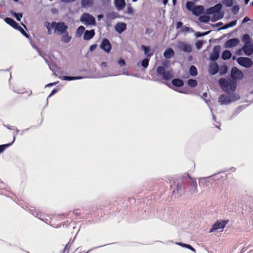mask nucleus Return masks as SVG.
Here are the masks:
<instances>
[{"label":"nucleus","instance_id":"obj_1","mask_svg":"<svg viewBox=\"0 0 253 253\" xmlns=\"http://www.w3.org/2000/svg\"><path fill=\"white\" fill-rule=\"evenodd\" d=\"M218 83L223 91L227 94H229L231 92H234L236 89L237 82L232 79L222 78L219 80Z\"/></svg>","mask_w":253,"mask_h":253},{"label":"nucleus","instance_id":"obj_2","mask_svg":"<svg viewBox=\"0 0 253 253\" xmlns=\"http://www.w3.org/2000/svg\"><path fill=\"white\" fill-rule=\"evenodd\" d=\"M188 183L184 179H178L176 182V187L174 189L172 195L175 197H180L185 191Z\"/></svg>","mask_w":253,"mask_h":253},{"label":"nucleus","instance_id":"obj_3","mask_svg":"<svg viewBox=\"0 0 253 253\" xmlns=\"http://www.w3.org/2000/svg\"><path fill=\"white\" fill-rule=\"evenodd\" d=\"M157 76L168 81L173 78L172 71L166 70L165 67L160 66L157 68Z\"/></svg>","mask_w":253,"mask_h":253},{"label":"nucleus","instance_id":"obj_4","mask_svg":"<svg viewBox=\"0 0 253 253\" xmlns=\"http://www.w3.org/2000/svg\"><path fill=\"white\" fill-rule=\"evenodd\" d=\"M51 28L54 30V33L58 35H61L68 29V25L63 22L53 21L51 23Z\"/></svg>","mask_w":253,"mask_h":253},{"label":"nucleus","instance_id":"obj_5","mask_svg":"<svg viewBox=\"0 0 253 253\" xmlns=\"http://www.w3.org/2000/svg\"><path fill=\"white\" fill-rule=\"evenodd\" d=\"M240 99V96L236 94H233L230 96L225 94L220 95L218 98V101L221 105L229 104L232 102H234Z\"/></svg>","mask_w":253,"mask_h":253},{"label":"nucleus","instance_id":"obj_6","mask_svg":"<svg viewBox=\"0 0 253 253\" xmlns=\"http://www.w3.org/2000/svg\"><path fill=\"white\" fill-rule=\"evenodd\" d=\"M80 21L86 25H95V18L87 13H84L82 15Z\"/></svg>","mask_w":253,"mask_h":253},{"label":"nucleus","instance_id":"obj_7","mask_svg":"<svg viewBox=\"0 0 253 253\" xmlns=\"http://www.w3.org/2000/svg\"><path fill=\"white\" fill-rule=\"evenodd\" d=\"M237 62L240 65L246 68H250L253 65V61L250 58L246 57L237 58Z\"/></svg>","mask_w":253,"mask_h":253},{"label":"nucleus","instance_id":"obj_8","mask_svg":"<svg viewBox=\"0 0 253 253\" xmlns=\"http://www.w3.org/2000/svg\"><path fill=\"white\" fill-rule=\"evenodd\" d=\"M222 7V5L220 3L216 4L213 6L207 8L206 10V13L208 15L224 13L223 12L221 11Z\"/></svg>","mask_w":253,"mask_h":253},{"label":"nucleus","instance_id":"obj_9","mask_svg":"<svg viewBox=\"0 0 253 253\" xmlns=\"http://www.w3.org/2000/svg\"><path fill=\"white\" fill-rule=\"evenodd\" d=\"M228 223V220H217L212 225V227L209 231V233H211L214 231L223 229L225 227L226 225Z\"/></svg>","mask_w":253,"mask_h":253},{"label":"nucleus","instance_id":"obj_10","mask_svg":"<svg viewBox=\"0 0 253 253\" xmlns=\"http://www.w3.org/2000/svg\"><path fill=\"white\" fill-rule=\"evenodd\" d=\"M244 74L242 72L236 67H232L231 70L230 77L235 81L236 80L242 79Z\"/></svg>","mask_w":253,"mask_h":253},{"label":"nucleus","instance_id":"obj_11","mask_svg":"<svg viewBox=\"0 0 253 253\" xmlns=\"http://www.w3.org/2000/svg\"><path fill=\"white\" fill-rule=\"evenodd\" d=\"M177 47L179 50L187 53L192 51V46L184 42H178Z\"/></svg>","mask_w":253,"mask_h":253},{"label":"nucleus","instance_id":"obj_12","mask_svg":"<svg viewBox=\"0 0 253 253\" xmlns=\"http://www.w3.org/2000/svg\"><path fill=\"white\" fill-rule=\"evenodd\" d=\"M220 50L221 47L220 45L214 46L212 49V52L210 54V59L213 62L216 61L219 57Z\"/></svg>","mask_w":253,"mask_h":253},{"label":"nucleus","instance_id":"obj_13","mask_svg":"<svg viewBox=\"0 0 253 253\" xmlns=\"http://www.w3.org/2000/svg\"><path fill=\"white\" fill-rule=\"evenodd\" d=\"M100 47L106 52L109 53L111 51L112 45L108 39H104L100 45Z\"/></svg>","mask_w":253,"mask_h":253},{"label":"nucleus","instance_id":"obj_14","mask_svg":"<svg viewBox=\"0 0 253 253\" xmlns=\"http://www.w3.org/2000/svg\"><path fill=\"white\" fill-rule=\"evenodd\" d=\"M240 42L238 38H232L228 40L224 43L225 48H232L237 45Z\"/></svg>","mask_w":253,"mask_h":253},{"label":"nucleus","instance_id":"obj_15","mask_svg":"<svg viewBox=\"0 0 253 253\" xmlns=\"http://www.w3.org/2000/svg\"><path fill=\"white\" fill-rule=\"evenodd\" d=\"M244 54L247 56H251L253 53V45L251 44H244L242 46Z\"/></svg>","mask_w":253,"mask_h":253},{"label":"nucleus","instance_id":"obj_16","mask_svg":"<svg viewBox=\"0 0 253 253\" xmlns=\"http://www.w3.org/2000/svg\"><path fill=\"white\" fill-rule=\"evenodd\" d=\"M209 72L210 74L214 75L219 72V66L216 62H214L210 65Z\"/></svg>","mask_w":253,"mask_h":253},{"label":"nucleus","instance_id":"obj_17","mask_svg":"<svg viewBox=\"0 0 253 253\" xmlns=\"http://www.w3.org/2000/svg\"><path fill=\"white\" fill-rule=\"evenodd\" d=\"M115 30L121 34L126 29V24L124 22H118L115 27Z\"/></svg>","mask_w":253,"mask_h":253},{"label":"nucleus","instance_id":"obj_18","mask_svg":"<svg viewBox=\"0 0 253 253\" xmlns=\"http://www.w3.org/2000/svg\"><path fill=\"white\" fill-rule=\"evenodd\" d=\"M114 4L118 10H122L125 7L126 2L125 0H115Z\"/></svg>","mask_w":253,"mask_h":253},{"label":"nucleus","instance_id":"obj_19","mask_svg":"<svg viewBox=\"0 0 253 253\" xmlns=\"http://www.w3.org/2000/svg\"><path fill=\"white\" fill-rule=\"evenodd\" d=\"M61 35L62 36L61 41L64 43H67L69 42L72 39V37L69 35L68 30L61 34Z\"/></svg>","mask_w":253,"mask_h":253},{"label":"nucleus","instance_id":"obj_20","mask_svg":"<svg viewBox=\"0 0 253 253\" xmlns=\"http://www.w3.org/2000/svg\"><path fill=\"white\" fill-rule=\"evenodd\" d=\"M95 35L94 30H86L84 32L83 39L84 40H89L91 39Z\"/></svg>","mask_w":253,"mask_h":253},{"label":"nucleus","instance_id":"obj_21","mask_svg":"<svg viewBox=\"0 0 253 253\" xmlns=\"http://www.w3.org/2000/svg\"><path fill=\"white\" fill-rule=\"evenodd\" d=\"M204 7L203 5H196L192 13L195 16H199L203 13Z\"/></svg>","mask_w":253,"mask_h":253},{"label":"nucleus","instance_id":"obj_22","mask_svg":"<svg viewBox=\"0 0 253 253\" xmlns=\"http://www.w3.org/2000/svg\"><path fill=\"white\" fill-rule=\"evenodd\" d=\"M141 49L144 51V54L147 57L146 58H150L153 55V53L151 52V49L149 46L142 45Z\"/></svg>","mask_w":253,"mask_h":253},{"label":"nucleus","instance_id":"obj_23","mask_svg":"<svg viewBox=\"0 0 253 253\" xmlns=\"http://www.w3.org/2000/svg\"><path fill=\"white\" fill-rule=\"evenodd\" d=\"M188 186L190 187V192L191 193H196L198 192L197 190V184L195 180H192V181L188 183Z\"/></svg>","mask_w":253,"mask_h":253},{"label":"nucleus","instance_id":"obj_24","mask_svg":"<svg viewBox=\"0 0 253 253\" xmlns=\"http://www.w3.org/2000/svg\"><path fill=\"white\" fill-rule=\"evenodd\" d=\"M174 55V51L171 48L167 49L164 52V56L166 59H170Z\"/></svg>","mask_w":253,"mask_h":253},{"label":"nucleus","instance_id":"obj_25","mask_svg":"<svg viewBox=\"0 0 253 253\" xmlns=\"http://www.w3.org/2000/svg\"><path fill=\"white\" fill-rule=\"evenodd\" d=\"M4 20L7 24H8V25H9L10 26H11L12 27L14 28V29L16 27H17V26H18V25L19 24L18 23H17L14 20H13L11 18L6 17L4 18Z\"/></svg>","mask_w":253,"mask_h":253},{"label":"nucleus","instance_id":"obj_26","mask_svg":"<svg viewBox=\"0 0 253 253\" xmlns=\"http://www.w3.org/2000/svg\"><path fill=\"white\" fill-rule=\"evenodd\" d=\"M84 78L85 77H83V76L72 77V76H64L61 79L63 80L70 81H73V80L82 79Z\"/></svg>","mask_w":253,"mask_h":253},{"label":"nucleus","instance_id":"obj_27","mask_svg":"<svg viewBox=\"0 0 253 253\" xmlns=\"http://www.w3.org/2000/svg\"><path fill=\"white\" fill-rule=\"evenodd\" d=\"M232 56L231 52L229 50H225L221 54V58L223 60H226L230 59Z\"/></svg>","mask_w":253,"mask_h":253},{"label":"nucleus","instance_id":"obj_28","mask_svg":"<svg viewBox=\"0 0 253 253\" xmlns=\"http://www.w3.org/2000/svg\"><path fill=\"white\" fill-rule=\"evenodd\" d=\"M172 84L176 87H181L184 85L183 81L180 79H174L172 80Z\"/></svg>","mask_w":253,"mask_h":253},{"label":"nucleus","instance_id":"obj_29","mask_svg":"<svg viewBox=\"0 0 253 253\" xmlns=\"http://www.w3.org/2000/svg\"><path fill=\"white\" fill-rule=\"evenodd\" d=\"M224 13L213 14L211 18V21L214 22L222 19L224 16Z\"/></svg>","mask_w":253,"mask_h":253},{"label":"nucleus","instance_id":"obj_30","mask_svg":"<svg viewBox=\"0 0 253 253\" xmlns=\"http://www.w3.org/2000/svg\"><path fill=\"white\" fill-rule=\"evenodd\" d=\"M242 41L244 42V44H251V37L248 34H245L243 36Z\"/></svg>","mask_w":253,"mask_h":253},{"label":"nucleus","instance_id":"obj_31","mask_svg":"<svg viewBox=\"0 0 253 253\" xmlns=\"http://www.w3.org/2000/svg\"><path fill=\"white\" fill-rule=\"evenodd\" d=\"M85 28L83 26L79 27L76 31V37L80 38L83 34L85 31Z\"/></svg>","mask_w":253,"mask_h":253},{"label":"nucleus","instance_id":"obj_32","mask_svg":"<svg viewBox=\"0 0 253 253\" xmlns=\"http://www.w3.org/2000/svg\"><path fill=\"white\" fill-rule=\"evenodd\" d=\"M10 12L12 14V15L13 16H14V17L16 19V20L18 21H21V18H22V17L23 16L22 13H21V12L16 13L14 10H11Z\"/></svg>","mask_w":253,"mask_h":253},{"label":"nucleus","instance_id":"obj_33","mask_svg":"<svg viewBox=\"0 0 253 253\" xmlns=\"http://www.w3.org/2000/svg\"><path fill=\"white\" fill-rule=\"evenodd\" d=\"M189 74L192 76H196L197 75V69L194 65H191L189 68Z\"/></svg>","mask_w":253,"mask_h":253},{"label":"nucleus","instance_id":"obj_34","mask_svg":"<svg viewBox=\"0 0 253 253\" xmlns=\"http://www.w3.org/2000/svg\"><path fill=\"white\" fill-rule=\"evenodd\" d=\"M194 3L192 1H187L186 3V7L187 9L190 11L193 12L195 7Z\"/></svg>","mask_w":253,"mask_h":253},{"label":"nucleus","instance_id":"obj_35","mask_svg":"<svg viewBox=\"0 0 253 253\" xmlns=\"http://www.w3.org/2000/svg\"><path fill=\"white\" fill-rule=\"evenodd\" d=\"M199 20L201 22L207 23L209 22L210 18L209 16L203 15L200 16Z\"/></svg>","mask_w":253,"mask_h":253},{"label":"nucleus","instance_id":"obj_36","mask_svg":"<svg viewBox=\"0 0 253 253\" xmlns=\"http://www.w3.org/2000/svg\"><path fill=\"white\" fill-rule=\"evenodd\" d=\"M187 84L191 87H195L197 85L198 83L196 80L191 79L188 80Z\"/></svg>","mask_w":253,"mask_h":253},{"label":"nucleus","instance_id":"obj_37","mask_svg":"<svg viewBox=\"0 0 253 253\" xmlns=\"http://www.w3.org/2000/svg\"><path fill=\"white\" fill-rule=\"evenodd\" d=\"M228 70V67L226 65L221 66L220 68H219V74L220 75H225Z\"/></svg>","mask_w":253,"mask_h":253},{"label":"nucleus","instance_id":"obj_38","mask_svg":"<svg viewBox=\"0 0 253 253\" xmlns=\"http://www.w3.org/2000/svg\"><path fill=\"white\" fill-rule=\"evenodd\" d=\"M93 0H81V5L83 7H86L92 4Z\"/></svg>","mask_w":253,"mask_h":253},{"label":"nucleus","instance_id":"obj_39","mask_svg":"<svg viewBox=\"0 0 253 253\" xmlns=\"http://www.w3.org/2000/svg\"><path fill=\"white\" fill-rule=\"evenodd\" d=\"M15 141V137L14 138V139L13 140L12 142L11 143H7V144H3V145H0V154L3 151H4V150L9 147L10 146H11L13 143Z\"/></svg>","mask_w":253,"mask_h":253},{"label":"nucleus","instance_id":"obj_40","mask_svg":"<svg viewBox=\"0 0 253 253\" xmlns=\"http://www.w3.org/2000/svg\"><path fill=\"white\" fill-rule=\"evenodd\" d=\"M176 244L180 246H182L183 247H185L187 249H189V250H190L193 252H195V250L194 249V248H193L191 245H190L189 244H184L182 242H177V243H176Z\"/></svg>","mask_w":253,"mask_h":253},{"label":"nucleus","instance_id":"obj_41","mask_svg":"<svg viewBox=\"0 0 253 253\" xmlns=\"http://www.w3.org/2000/svg\"><path fill=\"white\" fill-rule=\"evenodd\" d=\"M20 32V33L25 37L28 38L29 35L26 32V31L18 24V26L15 28Z\"/></svg>","mask_w":253,"mask_h":253},{"label":"nucleus","instance_id":"obj_42","mask_svg":"<svg viewBox=\"0 0 253 253\" xmlns=\"http://www.w3.org/2000/svg\"><path fill=\"white\" fill-rule=\"evenodd\" d=\"M233 1L234 0H223L222 3L226 7H230L233 5Z\"/></svg>","mask_w":253,"mask_h":253},{"label":"nucleus","instance_id":"obj_43","mask_svg":"<svg viewBox=\"0 0 253 253\" xmlns=\"http://www.w3.org/2000/svg\"><path fill=\"white\" fill-rule=\"evenodd\" d=\"M150 58H144L141 62V66L144 68H146L149 65V62Z\"/></svg>","mask_w":253,"mask_h":253},{"label":"nucleus","instance_id":"obj_44","mask_svg":"<svg viewBox=\"0 0 253 253\" xmlns=\"http://www.w3.org/2000/svg\"><path fill=\"white\" fill-rule=\"evenodd\" d=\"M211 32V31H206L203 33H201L200 32H196L195 34V36L197 38H199L202 36H204L208 35Z\"/></svg>","mask_w":253,"mask_h":253},{"label":"nucleus","instance_id":"obj_45","mask_svg":"<svg viewBox=\"0 0 253 253\" xmlns=\"http://www.w3.org/2000/svg\"><path fill=\"white\" fill-rule=\"evenodd\" d=\"M239 9H240V8H239V6L238 5H233L232 7V8H231L232 12L234 15H236V14H237L238 13Z\"/></svg>","mask_w":253,"mask_h":253},{"label":"nucleus","instance_id":"obj_46","mask_svg":"<svg viewBox=\"0 0 253 253\" xmlns=\"http://www.w3.org/2000/svg\"><path fill=\"white\" fill-rule=\"evenodd\" d=\"M204 41L201 40H198L195 43L196 47L197 49H200L203 44Z\"/></svg>","mask_w":253,"mask_h":253},{"label":"nucleus","instance_id":"obj_47","mask_svg":"<svg viewBox=\"0 0 253 253\" xmlns=\"http://www.w3.org/2000/svg\"><path fill=\"white\" fill-rule=\"evenodd\" d=\"M208 96V94L206 92H204L202 94V98L205 100V101L206 102V103L208 104V105L209 106V102H210V100H208L206 98Z\"/></svg>","mask_w":253,"mask_h":253},{"label":"nucleus","instance_id":"obj_48","mask_svg":"<svg viewBox=\"0 0 253 253\" xmlns=\"http://www.w3.org/2000/svg\"><path fill=\"white\" fill-rule=\"evenodd\" d=\"M58 91V89H56V88H54L53 89L51 92L50 93V94L48 95L47 98V101H46V104H48V98L50 97L51 96H52V95H53L54 94H55Z\"/></svg>","mask_w":253,"mask_h":253},{"label":"nucleus","instance_id":"obj_49","mask_svg":"<svg viewBox=\"0 0 253 253\" xmlns=\"http://www.w3.org/2000/svg\"><path fill=\"white\" fill-rule=\"evenodd\" d=\"M127 13L129 14H132L133 13V9L129 4L127 6Z\"/></svg>","mask_w":253,"mask_h":253},{"label":"nucleus","instance_id":"obj_50","mask_svg":"<svg viewBox=\"0 0 253 253\" xmlns=\"http://www.w3.org/2000/svg\"><path fill=\"white\" fill-rule=\"evenodd\" d=\"M118 63L121 67H123L126 65L125 61L123 58H120L118 60Z\"/></svg>","mask_w":253,"mask_h":253},{"label":"nucleus","instance_id":"obj_51","mask_svg":"<svg viewBox=\"0 0 253 253\" xmlns=\"http://www.w3.org/2000/svg\"><path fill=\"white\" fill-rule=\"evenodd\" d=\"M49 68L52 71H55V69L57 68L56 65L55 64L52 63L49 65Z\"/></svg>","mask_w":253,"mask_h":253},{"label":"nucleus","instance_id":"obj_52","mask_svg":"<svg viewBox=\"0 0 253 253\" xmlns=\"http://www.w3.org/2000/svg\"><path fill=\"white\" fill-rule=\"evenodd\" d=\"M228 26L230 28V27H233L235 26L237 24V20L232 21L228 23Z\"/></svg>","mask_w":253,"mask_h":253},{"label":"nucleus","instance_id":"obj_53","mask_svg":"<svg viewBox=\"0 0 253 253\" xmlns=\"http://www.w3.org/2000/svg\"><path fill=\"white\" fill-rule=\"evenodd\" d=\"M190 30H192V28H190L189 27H187V26H183L182 27V31H184V32H190Z\"/></svg>","mask_w":253,"mask_h":253},{"label":"nucleus","instance_id":"obj_54","mask_svg":"<svg viewBox=\"0 0 253 253\" xmlns=\"http://www.w3.org/2000/svg\"><path fill=\"white\" fill-rule=\"evenodd\" d=\"M229 28H230V27L228 26V24L226 23V24H224V25L222 27H221L220 28H219L218 29V31H220L221 30L226 29H228Z\"/></svg>","mask_w":253,"mask_h":253},{"label":"nucleus","instance_id":"obj_55","mask_svg":"<svg viewBox=\"0 0 253 253\" xmlns=\"http://www.w3.org/2000/svg\"><path fill=\"white\" fill-rule=\"evenodd\" d=\"M183 25V23L181 21H178L176 23V27L177 29H179Z\"/></svg>","mask_w":253,"mask_h":253},{"label":"nucleus","instance_id":"obj_56","mask_svg":"<svg viewBox=\"0 0 253 253\" xmlns=\"http://www.w3.org/2000/svg\"><path fill=\"white\" fill-rule=\"evenodd\" d=\"M250 20V18L248 17V16H246L243 18V21H242V23H245L249 21Z\"/></svg>","mask_w":253,"mask_h":253},{"label":"nucleus","instance_id":"obj_57","mask_svg":"<svg viewBox=\"0 0 253 253\" xmlns=\"http://www.w3.org/2000/svg\"><path fill=\"white\" fill-rule=\"evenodd\" d=\"M242 51H243L242 47L241 48H240V49H238V50H237L236 53L237 55H240L242 54Z\"/></svg>","mask_w":253,"mask_h":253},{"label":"nucleus","instance_id":"obj_58","mask_svg":"<svg viewBox=\"0 0 253 253\" xmlns=\"http://www.w3.org/2000/svg\"><path fill=\"white\" fill-rule=\"evenodd\" d=\"M97 46V45L96 44H93V45H91L90 47H89V50L90 51H93L95 50V49L96 48Z\"/></svg>","mask_w":253,"mask_h":253},{"label":"nucleus","instance_id":"obj_59","mask_svg":"<svg viewBox=\"0 0 253 253\" xmlns=\"http://www.w3.org/2000/svg\"><path fill=\"white\" fill-rule=\"evenodd\" d=\"M57 83L58 82H54V83L48 84L47 85H45V87H49V86H53L54 85L56 84H57Z\"/></svg>","mask_w":253,"mask_h":253},{"label":"nucleus","instance_id":"obj_60","mask_svg":"<svg viewBox=\"0 0 253 253\" xmlns=\"http://www.w3.org/2000/svg\"><path fill=\"white\" fill-rule=\"evenodd\" d=\"M222 25H223V23L221 22H219L216 23L215 25H213L212 26H215L216 27H219V26H221Z\"/></svg>","mask_w":253,"mask_h":253},{"label":"nucleus","instance_id":"obj_61","mask_svg":"<svg viewBox=\"0 0 253 253\" xmlns=\"http://www.w3.org/2000/svg\"><path fill=\"white\" fill-rule=\"evenodd\" d=\"M117 13H116L115 12H113L110 14V17L111 18H115L116 17V15H117Z\"/></svg>","mask_w":253,"mask_h":253},{"label":"nucleus","instance_id":"obj_62","mask_svg":"<svg viewBox=\"0 0 253 253\" xmlns=\"http://www.w3.org/2000/svg\"><path fill=\"white\" fill-rule=\"evenodd\" d=\"M111 0H102L103 4L109 3Z\"/></svg>","mask_w":253,"mask_h":253},{"label":"nucleus","instance_id":"obj_63","mask_svg":"<svg viewBox=\"0 0 253 253\" xmlns=\"http://www.w3.org/2000/svg\"><path fill=\"white\" fill-rule=\"evenodd\" d=\"M47 34L50 35L51 34V30L50 28H47Z\"/></svg>","mask_w":253,"mask_h":253},{"label":"nucleus","instance_id":"obj_64","mask_svg":"<svg viewBox=\"0 0 253 253\" xmlns=\"http://www.w3.org/2000/svg\"><path fill=\"white\" fill-rule=\"evenodd\" d=\"M169 0H163V3L164 5H166L168 3Z\"/></svg>","mask_w":253,"mask_h":253}]
</instances>
